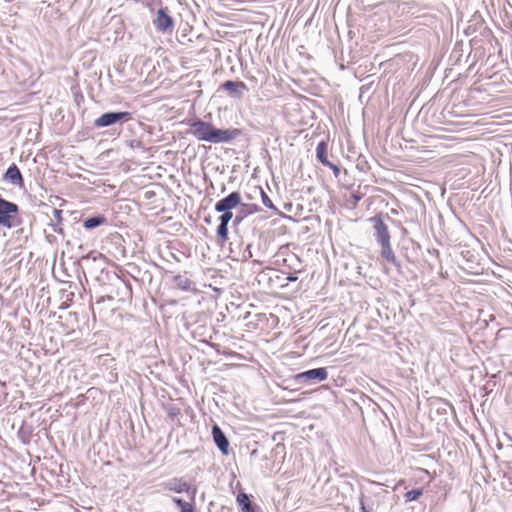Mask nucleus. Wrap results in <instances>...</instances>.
Listing matches in <instances>:
<instances>
[{
    "label": "nucleus",
    "mask_w": 512,
    "mask_h": 512,
    "mask_svg": "<svg viewBox=\"0 0 512 512\" xmlns=\"http://www.w3.org/2000/svg\"><path fill=\"white\" fill-rule=\"evenodd\" d=\"M190 131L197 140L215 144L229 143L240 134L238 129H218L202 120L192 122Z\"/></svg>",
    "instance_id": "obj_1"
},
{
    "label": "nucleus",
    "mask_w": 512,
    "mask_h": 512,
    "mask_svg": "<svg viewBox=\"0 0 512 512\" xmlns=\"http://www.w3.org/2000/svg\"><path fill=\"white\" fill-rule=\"evenodd\" d=\"M21 223L18 205L0 197V225L11 229Z\"/></svg>",
    "instance_id": "obj_2"
},
{
    "label": "nucleus",
    "mask_w": 512,
    "mask_h": 512,
    "mask_svg": "<svg viewBox=\"0 0 512 512\" xmlns=\"http://www.w3.org/2000/svg\"><path fill=\"white\" fill-rule=\"evenodd\" d=\"M131 119V113L127 111H110L103 113L93 122L95 128H107L121 125L124 121Z\"/></svg>",
    "instance_id": "obj_3"
},
{
    "label": "nucleus",
    "mask_w": 512,
    "mask_h": 512,
    "mask_svg": "<svg viewBox=\"0 0 512 512\" xmlns=\"http://www.w3.org/2000/svg\"><path fill=\"white\" fill-rule=\"evenodd\" d=\"M155 28L162 33H171L175 26L173 17L169 14L167 7L160 8L153 20Z\"/></svg>",
    "instance_id": "obj_4"
},
{
    "label": "nucleus",
    "mask_w": 512,
    "mask_h": 512,
    "mask_svg": "<svg viewBox=\"0 0 512 512\" xmlns=\"http://www.w3.org/2000/svg\"><path fill=\"white\" fill-rule=\"evenodd\" d=\"M327 377L328 372L326 368L320 367L299 373L295 376V379L298 383L301 384H315L317 382L326 380Z\"/></svg>",
    "instance_id": "obj_5"
},
{
    "label": "nucleus",
    "mask_w": 512,
    "mask_h": 512,
    "mask_svg": "<svg viewBox=\"0 0 512 512\" xmlns=\"http://www.w3.org/2000/svg\"><path fill=\"white\" fill-rule=\"evenodd\" d=\"M165 489L175 493L185 492L188 499L192 502L195 501L197 494V486L194 484V482H167Z\"/></svg>",
    "instance_id": "obj_6"
},
{
    "label": "nucleus",
    "mask_w": 512,
    "mask_h": 512,
    "mask_svg": "<svg viewBox=\"0 0 512 512\" xmlns=\"http://www.w3.org/2000/svg\"><path fill=\"white\" fill-rule=\"evenodd\" d=\"M240 204L241 194L237 191H234L227 195L226 197L217 201L215 204V210L217 212L231 211L232 209L238 207Z\"/></svg>",
    "instance_id": "obj_7"
},
{
    "label": "nucleus",
    "mask_w": 512,
    "mask_h": 512,
    "mask_svg": "<svg viewBox=\"0 0 512 512\" xmlns=\"http://www.w3.org/2000/svg\"><path fill=\"white\" fill-rule=\"evenodd\" d=\"M371 221L374 223V236L379 245L390 242V233L383 220L380 217H373Z\"/></svg>",
    "instance_id": "obj_8"
},
{
    "label": "nucleus",
    "mask_w": 512,
    "mask_h": 512,
    "mask_svg": "<svg viewBox=\"0 0 512 512\" xmlns=\"http://www.w3.org/2000/svg\"><path fill=\"white\" fill-rule=\"evenodd\" d=\"M3 180L18 187H24L23 176L16 164H11L3 175Z\"/></svg>",
    "instance_id": "obj_9"
},
{
    "label": "nucleus",
    "mask_w": 512,
    "mask_h": 512,
    "mask_svg": "<svg viewBox=\"0 0 512 512\" xmlns=\"http://www.w3.org/2000/svg\"><path fill=\"white\" fill-rule=\"evenodd\" d=\"M222 89L227 91L231 97L240 99L247 91V86L242 81L227 80L222 84Z\"/></svg>",
    "instance_id": "obj_10"
},
{
    "label": "nucleus",
    "mask_w": 512,
    "mask_h": 512,
    "mask_svg": "<svg viewBox=\"0 0 512 512\" xmlns=\"http://www.w3.org/2000/svg\"><path fill=\"white\" fill-rule=\"evenodd\" d=\"M212 436L218 449L223 454L227 455L229 451V440L217 424L212 427Z\"/></svg>",
    "instance_id": "obj_11"
},
{
    "label": "nucleus",
    "mask_w": 512,
    "mask_h": 512,
    "mask_svg": "<svg viewBox=\"0 0 512 512\" xmlns=\"http://www.w3.org/2000/svg\"><path fill=\"white\" fill-rule=\"evenodd\" d=\"M236 502L241 512H260V507L251 502L249 495L243 491L238 493Z\"/></svg>",
    "instance_id": "obj_12"
},
{
    "label": "nucleus",
    "mask_w": 512,
    "mask_h": 512,
    "mask_svg": "<svg viewBox=\"0 0 512 512\" xmlns=\"http://www.w3.org/2000/svg\"><path fill=\"white\" fill-rule=\"evenodd\" d=\"M240 210L234 218V225H239L247 216L254 214L260 210L256 204H243L240 205Z\"/></svg>",
    "instance_id": "obj_13"
},
{
    "label": "nucleus",
    "mask_w": 512,
    "mask_h": 512,
    "mask_svg": "<svg viewBox=\"0 0 512 512\" xmlns=\"http://www.w3.org/2000/svg\"><path fill=\"white\" fill-rule=\"evenodd\" d=\"M381 257L385 259L388 263L392 264L395 267H400V263L398 259L396 258L394 251L392 250L391 243H385L381 244Z\"/></svg>",
    "instance_id": "obj_14"
},
{
    "label": "nucleus",
    "mask_w": 512,
    "mask_h": 512,
    "mask_svg": "<svg viewBox=\"0 0 512 512\" xmlns=\"http://www.w3.org/2000/svg\"><path fill=\"white\" fill-rule=\"evenodd\" d=\"M172 502L177 506L179 512H196L195 501H186L181 497H172Z\"/></svg>",
    "instance_id": "obj_15"
},
{
    "label": "nucleus",
    "mask_w": 512,
    "mask_h": 512,
    "mask_svg": "<svg viewBox=\"0 0 512 512\" xmlns=\"http://www.w3.org/2000/svg\"><path fill=\"white\" fill-rule=\"evenodd\" d=\"M175 286L182 291L192 290V281L186 275H176L173 278Z\"/></svg>",
    "instance_id": "obj_16"
},
{
    "label": "nucleus",
    "mask_w": 512,
    "mask_h": 512,
    "mask_svg": "<svg viewBox=\"0 0 512 512\" xmlns=\"http://www.w3.org/2000/svg\"><path fill=\"white\" fill-rule=\"evenodd\" d=\"M106 222V218L103 215H95L88 217L83 221L84 228L91 230Z\"/></svg>",
    "instance_id": "obj_17"
},
{
    "label": "nucleus",
    "mask_w": 512,
    "mask_h": 512,
    "mask_svg": "<svg viewBox=\"0 0 512 512\" xmlns=\"http://www.w3.org/2000/svg\"><path fill=\"white\" fill-rule=\"evenodd\" d=\"M327 147L328 145L325 141L319 142L316 147V157L323 165H330V161L327 159Z\"/></svg>",
    "instance_id": "obj_18"
},
{
    "label": "nucleus",
    "mask_w": 512,
    "mask_h": 512,
    "mask_svg": "<svg viewBox=\"0 0 512 512\" xmlns=\"http://www.w3.org/2000/svg\"><path fill=\"white\" fill-rule=\"evenodd\" d=\"M13 484H18L17 482H0V502H5L9 500L12 495L11 491H8L7 488H13Z\"/></svg>",
    "instance_id": "obj_19"
},
{
    "label": "nucleus",
    "mask_w": 512,
    "mask_h": 512,
    "mask_svg": "<svg viewBox=\"0 0 512 512\" xmlns=\"http://www.w3.org/2000/svg\"><path fill=\"white\" fill-rule=\"evenodd\" d=\"M217 238H218V242L221 244H223L227 241V239H228V224L220 222V224L217 228Z\"/></svg>",
    "instance_id": "obj_20"
},
{
    "label": "nucleus",
    "mask_w": 512,
    "mask_h": 512,
    "mask_svg": "<svg viewBox=\"0 0 512 512\" xmlns=\"http://www.w3.org/2000/svg\"><path fill=\"white\" fill-rule=\"evenodd\" d=\"M423 494V488H415L404 494L406 502L416 501Z\"/></svg>",
    "instance_id": "obj_21"
},
{
    "label": "nucleus",
    "mask_w": 512,
    "mask_h": 512,
    "mask_svg": "<svg viewBox=\"0 0 512 512\" xmlns=\"http://www.w3.org/2000/svg\"><path fill=\"white\" fill-rule=\"evenodd\" d=\"M53 215L56 220V224H52L53 230L55 232H61V229H58L56 226L59 225L62 222V210L60 209H54Z\"/></svg>",
    "instance_id": "obj_22"
},
{
    "label": "nucleus",
    "mask_w": 512,
    "mask_h": 512,
    "mask_svg": "<svg viewBox=\"0 0 512 512\" xmlns=\"http://www.w3.org/2000/svg\"><path fill=\"white\" fill-rule=\"evenodd\" d=\"M260 195H261L262 203L264 206H266L267 208H270V209H274V210L276 209V207L274 206V204L271 201V199L269 198V196L262 189H260Z\"/></svg>",
    "instance_id": "obj_23"
},
{
    "label": "nucleus",
    "mask_w": 512,
    "mask_h": 512,
    "mask_svg": "<svg viewBox=\"0 0 512 512\" xmlns=\"http://www.w3.org/2000/svg\"><path fill=\"white\" fill-rule=\"evenodd\" d=\"M222 214L219 216V221L221 223H226V224H229V222L232 220L233 218V213L232 211H226V212H221Z\"/></svg>",
    "instance_id": "obj_24"
},
{
    "label": "nucleus",
    "mask_w": 512,
    "mask_h": 512,
    "mask_svg": "<svg viewBox=\"0 0 512 512\" xmlns=\"http://www.w3.org/2000/svg\"><path fill=\"white\" fill-rule=\"evenodd\" d=\"M129 146L131 148H140L142 146V143L139 140L133 139V140L129 141Z\"/></svg>",
    "instance_id": "obj_25"
},
{
    "label": "nucleus",
    "mask_w": 512,
    "mask_h": 512,
    "mask_svg": "<svg viewBox=\"0 0 512 512\" xmlns=\"http://www.w3.org/2000/svg\"><path fill=\"white\" fill-rule=\"evenodd\" d=\"M360 510L361 512H371L365 505L363 496L360 498Z\"/></svg>",
    "instance_id": "obj_26"
},
{
    "label": "nucleus",
    "mask_w": 512,
    "mask_h": 512,
    "mask_svg": "<svg viewBox=\"0 0 512 512\" xmlns=\"http://www.w3.org/2000/svg\"><path fill=\"white\" fill-rule=\"evenodd\" d=\"M326 166L333 170V173L335 174V176H337L339 174L340 169L337 165L330 162V165H326Z\"/></svg>",
    "instance_id": "obj_27"
},
{
    "label": "nucleus",
    "mask_w": 512,
    "mask_h": 512,
    "mask_svg": "<svg viewBox=\"0 0 512 512\" xmlns=\"http://www.w3.org/2000/svg\"><path fill=\"white\" fill-rule=\"evenodd\" d=\"M287 281L289 282H295L298 280V276L296 275V273H291L287 276Z\"/></svg>",
    "instance_id": "obj_28"
},
{
    "label": "nucleus",
    "mask_w": 512,
    "mask_h": 512,
    "mask_svg": "<svg viewBox=\"0 0 512 512\" xmlns=\"http://www.w3.org/2000/svg\"><path fill=\"white\" fill-rule=\"evenodd\" d=\"M376 484L378 485H383V486H386V487H392V488H395V486H390L389 484H387L386 482H380V481H377L375 482Z\"/></svg>",
    "instance_id": "obj_29"
},
{
    "label": "nucleus",
    "mask_w": 512,
    "mask_h": 512,
    "mask_svg": "<svg viewBox=\"0 0 512 512\" xmlns=\"http://www.w3.org/2000/svg\"><path fill=\"white\" fill-rule=\"evenodd\" d=\"M480 485H479V482H475V485L472 487V491H474V487L475 488H478Z\"/></svg>",
    "instance_id": "obj_30"
},
{
    "label": "nucleus",
    "mask_w": 512,
    "mask_h": 512,
    "mask_svg": "<svg viewBox=\"0 0 512 512\" xmlns=\"http://www.w3.org/2000/svg\"><path fill=\"white\" fill-rule=\"evenodd\" d=\"M240 484H241V482H240V481H237V482H236V486H237V487H239V486H240Z\"/></svg>",
    "instance_id": "obj_31"
},
{
    "label": "nucleus",
    "mask_w": 512,
    "mask_h": 512,
    "mask_svg": "<svg viewBox=\"0 0 512 512\" xmlns=\"http://www.w3.org/2000/svg\"><path fill=\"white\" fill-rule=\"evenodd\" d=\"M510 485H512V481L508 482Z\"/></svg>",
    "instance_id": "obj_32"
}]
</instances>
